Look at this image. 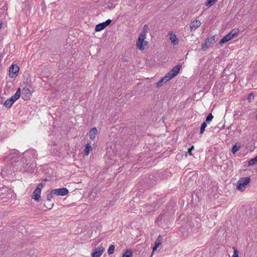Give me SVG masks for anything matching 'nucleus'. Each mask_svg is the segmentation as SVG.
Masks as SVG:
<instances>
[{"instance_id": "obj_10", "label": "nucleus", "mask_w": 257, "mask_h": 257, "mask_svg": "<svg viewBox=\"0 0 257 257\" xmlns=\"http://www.w3.org/2000/svg\"><path fill=\"white\" fill-rule=\"evenodd\" d=\"M53 193L57 196H64L69 193V190L66 188H62L52 190Z\"/></svg>"}, {"instance_id": "obj_27", "label": "nucleus", "mask_w": 257, "mask_h": 257, "mask_svg": "<svg viewBox=\"0 0 257 257\" xmlns=\"http://www.w3.org/2000/svg\"><path fill=\"white\" fill-rule=\"evenodd\" d=\"M217 0H207V2L205 4V6L207 7H210L217 1Z\"/></svg>"}, {"instance_id": "obj_2", "label": "nucleus", "mask_w": 257, "mask_h": 257, "mask_svg": "<svg viewBox=\"0 0 257 257\" xmlns=\"http://www.w3.org/2000/svg\"><path fill=\"white\" fill-rule=\"evenodd\" d=\"M149 28L147 25H145L143 27L142 31L139 35V38L137 41V48L140 50H144L145 47L148 44V42L145 41L146 39V34L148 32Z\"/></svg>"}, {"instance_id": "obj_22", "label": "nucleus", "mask_w": 257, "mask_h": 257, "mask_svg": "<svg viewBox=\"0 0 257 257\" xmlns=\"http://www.w3.org/2000/svg\"><path fill=\"white\" fill-rule=\"evenodd\" d=\"M206 41L209 43V44H214L215 42V36H212L211 37H208L205 39Z\"/></svg>"}, {"instance_id": "obj_8", "label": "nucleus", "mask_w": 257, "mask_h": 257, "mask_svg": "<svg viewBox=\"0 0 257 257\" xmlns=\"http://www.w3.org/2000/svg\"><path fill=\"white\" fill-rule=\"evenodd\" d=\"M19 68L17 65L12 64L9 68V76L11 78L16 77L19 72Z\"/></svg>"}, {"instance_id": "obj_23", "label": "nucleus", "mask_w": 257, "mask_h": 257, "mask_svg": "<svg viewBox=\"0 0 257 257\" xmlns=\"http://www.w3.org/2000/svg\"><path fill=\"white\" fill-rule=\"evenodd\" d=\"M133 253L130 249H127L122 254V257H132Z\"/></svg>"}, {"instance_id": "obj_36", "label": "nucleus", "mask_w": 257, "mask_h": 257, "mask_svg": "<svg viewBox=\"0 0 257 257\" xmlns=\"http://www.w3.org/2000/svg\"><path fill=\"white\" fill-rule=\"evenodd\" d=\"M44 187V184L43 183H40L36 188L39 189V190L41 192L42 189Z\"/></svg>"}, {"instance_id": "obj_32", "label": "nucleus", "mask_w": 257, "mask_h": 257, "mask_svg": "<svg viewBox=\"0 0 257 257\" xmlns=\"http://www.w3.org/2000/svg\"><path fill=\"white\" fill-rule=\"evenodd\" d=\"M162 240V237L161 235H159L155 241V244H156L157 245H159L161 243Z\"/></svg>"}, {"instance_id": "obj_12", "label": "nucleus", "mask_w": 257, "mask_h": 257, "mask_svg": "<svg viewBox=\"0 0 257 257\" xmlns=\"http://www.w3.org/2000/svg\"><path fill=\"white\" fill-rule=\"evenodd\" d=\"M104 250L102 246H99L95 248L94 251L91 253L92 257H100Z\"/></svg>"}, {"instance_id": "obj_39", "label": "nucleus", "mask_w": 257, "mask_h": 257, "mask_svg": "<svg viewBox=\"0 0 257 257\" xmlns=\"http://www.w3.org/2000/svg\"><path fill=\"white\" fill-rule=\"evenodd\" d=\"M255 117H256V119H257V114L256 115Z\"/></svg>"}, {"instance_id": "obj_13", "label": "nucleus", "mask_w": 257, "mask_h": 257, "mask_svg": "<svg viewBox=\"0 0 257 257\" xmlns=\"http://www.w3.org/2000/svg\"><path fill=\"white\" fill-rule=\"evenodd\" d=\"M41 192L39 189L36 188L32 193V198L37 202H39L41 199Z\"/></svg>"}, {"instance_id": "obj_31", "label": "nucleus", "mask_w": 257, "mask_h": 257, "mask_svg": "<svg viewBox=\"0 0 257 257\" xmlns=\"http://www.w3.org/2000/svg\"><path fill=\"white\" fill-rule=\"evenodd\" d=\"M254 94L253 92H251L250 93L248 96H247V100L249 102H250L252 101V100L254 99Z\"/></svg>"}, {"instance_id": "obj_19", "label": "nucleus", "mask_w": 257, "mask_h": 257, "mask_svg": "<svg viewBox=\"0 0 257 257\" xmlns=\"http://www.w3.org/2000/svg\"><path fill=\"white\" fill-rule=\"evenodd\" d=\"M92 150V148L89 144H87L85 146L84 153L85 155L87 156L89 155L90 152Z\"/></svg>"}, {"instance_id": "obj_21", "label": "nucleus", "mask_w": 257, "mask_h": 257, "mask_svg": "<svg viewBox=\"0 0 257 257\" xmlns=\"http://www.w3.org/2000/svg\"><path fill=\"white\" fill-rule=\"evenodd\" d=\"M14 103V101L12 99L9 98L5 101L4 105L8 108H10Z\"/></svg>"}, {"instance_id": "obj_14", "label": "nucleus", "mask_w": 257, "mask_h": 257, "mask_svg": "<svg viewBox=\"0 0 257 257\" xmlns=\"http://www.w3.org/2000/svg\"><path fill=\"white\" fill-rule=\"evenodd\" d=\"M201 25V22L198 20H195L192 22L190 24V29L191 31L195 30Z\"/></svg>"}, {"instance_id": "obj_20", "label": "nucleus", "mask_w": 257, "mask_h": 257, "mask_svg": "<svg viewBox=\"0 0 257 257\" xmlns=\"http://www.w3.org/2000/svg\"><path fill=\"white\" fill-rule=\"evenodd\" d=\"M240 144L238 143H236L233 146L231 150V152L233 154H234L238 151L240 148Z\"/></svg>"}, {"instance_id": "obj_26", "label": "nucleus", "mask_w": 257, "mask_h": 257, "mask_svg": "<svg viewBox=\"0 0 257 257\" xmlns=\"http://www.w3.org/2000/svg\"><path fill=\"white\" fill-rule=\"evenodd\" d=\"M210 46V45H208V42L205 40V42L202 44V50L204 51H206L208 48Z\"/></svg>"}, {"instance_id": "obj_9", "label": "nucleus", "mask_w": 257, "mask_h": 257, "mask_svg": "<svg viewBox=\"0 0 257 257\" xmlns=\"http://www.w3.org/2000/svg\"><path fill=\"white\" fill-rule=\"evenodd\" d=\"M111 22L112 21L111 20L108 19L103 23L97 24L95 28V31L99 32L104 29L105 28L111 23Z\"/></svg>"}, {"instance_id": "obj_28", "label": "nucleus", "mask_w": 257, "mask_h": 257, "mask_svg": "<svg viewBox=\"0 0 257 257\" xmlns=\"http://www.w3.org/2000/svg\"><path fill=\"white\" fill-rule=\"evenodd\" d=\"M54 194L53 193V191L52 190L50 193H48L47 195V201L50 202L51 201L52 198L53 197Z\"/></svg>"}, {"instance_id": "obj_3", "label": "nucleus", "mask_w": 257, "mask_h": 257, "mask_svg": "<svg viewBox=\"0 0 257 257\" xmlns=\"http://www.w3.org/2000/svg\"><path fill=\"white\" fill-rule=\"evenodd\" d=\"M250 182V179L249 177H245L240 178L237 183V189L241 191H244L246 186Z\"/></svg>"}, {"instance_id": "obj_15", "label": "nucleus", "mask_w": 257, "mask_h": 257, "mask_svg": "<svg viewBox=\"0 0 257 257\" xmlns=\"http://www.w3.org/2000/svg\"><path fill=\"white\" fill-rule=\"evenodd\" d=\"M169 76L166 74L165 76L162 77L157 83H156V87L157 88H159L161 87L163 85V83H166L167 82H168L169 80H170V79H169Z\"/></svg>"}, {"instance_id": "obj_24", "label": "nucleus", "mask_w": 257, "mask_h": 257, "mask_svg": "<svg viewBox=\"0 0 257 257\" xmlns=\"http://www.w3.org/2000/svg\"><path fill=\"white\" fill-rule=\"evenodd\" d=\"M257 163V156L255 157L254 158L250 159L248 162V166H252Z\"/></svg>"}, {"instance_id": "obj_25", "label": "nucleus", "mask_w": 257, "mask_h": 257, "mask_svg": "<svg viewBox=\"0 0 257 257\" xmlns=\"http://www.w3.org/2000/svg\"><path fill=\"white\" fill-rule=\"evenodd\" d=\"M207 126V122L204 121L200 127V134H203L205 131V128Z\"/></svg>"}, {"instance_id": "obj_16", "label": "nucleus", "mask_w": 257, "mask_h": 257, "mask_svg": "<svg viewBox=\"0 0 257 257\" xmlns=\"http://www.w3.org/2000/svg\"><path fill=\"white\" fill-rule=\"evenodd\" d=\"M20 95H21V89L20 88H19L16 92L13 95L11 96V98H10L11 99H12L14 102H15V101L16 100H17V99H18L20 97Z\"/></svg>"}, {"instance_id": "obj_11", "label": "nucleus", "mask_w": 257, "mask_h": 257, "mask_svg": "<svg viewBox=\"0 0 257 257\" xmlns=\"http://www.w3.org/2000/svg\"><path fill=\"white\" fill-rule=\"evenodd\" d=\"M22 98L24 100H27L30 99V96L31 95V92L30 90L26 87H24L23 89Z\"/></svg>"}, {"instance_id": "obj_6", "label": "nucleus", "mask_w": 257, "mask_h": 257, "mask_svg": "<svg viewBox=\"0 0 257 257\" xmlns=\"http://www.w3.org/2000/svg\"><path fill=\"white\" fill-rule=\"evenodd\" d=\"M181 67V65L180 64H178L174 67L169 72L167 73L166 75L169 76V79H171L176 76L179 74Z\"/></svg>"}, {"instance_id": "obj_1", "label": "nucleus", "mask_w": 257, "mask_h": 257, "mask_svg": "<svg viewBox=\"0 0 257 257\" xmlns=\"http://www.w3.org/2000/svg\"><path fill=\"white\" fill-rule=\"evenodd\" d=\"M18 153H11L5 159V162L7 163L4 167L2 171L8 174L17 171L21 169L24 164V160H20ZM21 160H22L21 159Z\"/></svg>"}, {"instance_id": "obj_38", "label": "nucleus", "mask_w": 257, "mask_h": 257, "mask_svg": "<svg viewBox=\"0 0 257 257\" xmlns=\"http://www.w3.org/2000/svg\"><path fill=\"white\" fill-rule=\"evenodd\" d=\"M18 152V151H16V153H17ZM14 153H16V152L15 151Z\"/></svg>"}, {"instance_id": "obj_33", "label": "nucleus", "mask_w": 257, "mask_h": 257, "mask_svg": "<svg viewBox=\"0 0 257 257\" xmlns=\"http://www.w3.org/2000/svg\"><path fill=\"white\" fill-rule=\"evenodd\" d=\"M48 202L45 201V204H44V206L48 209H51L52 208V207H53V205H54V203H47Z\"/></svg>"}, {"instance_id": "obj_29", "label": "nucleus", "mask_w": 257, "mask_h": 257, "mask_svg": "<svg viewBox=\"0 0 257 257\" xmlns=\"http://www.w3.org/2000/svg\"><path fill=\"white\" fill-rule=\"evenodd\" d=\"M213 118V116L211 113H209L206 117L205 122H209Z\"/></svg>"}, {"instance_id": "obj_4", "label": "nucleus", "mask_w": 257, "mask_h": 257, "mask_svg": "<svg viewBox=\"0 0 257 257\" xmlns=\"http://www.w3.org/2000/svg\"><path fill=\"white\" fill-rule=\"evenodd\" d=\"M199 219V218L196 217L195 222L191 221L188 224L187 227V231L188 233L199 231V228L201 226L200 223L197 221Z\"/></svg>"}, {"instance_id": "obj_35", "label": "nucleus", "mask_w": 257, "mask_h": 257, "mask_svg": "<svg viewBox=\"0 0 257 257\" xmlns=\"http://www.w3.org/2000/svg\"><path fill=\"white\" fill-rule=\"evenodd\" d=\"M194 149V146H192L190 148L188 149V152H187V153L186 154V156H187V154H188L189 155H192V150Z\"/></svg>"}, {"instance_id": "obj_7", "label": "nucleus", "mask_w": 257, "mask_h": 257, "mask_svg": "<svg viewBox=\"0 0 257 257\" xmlns=\"http://www.w3.org/2000/svg\"><path fill=\"white\" fill-rule=\"evenodd\" d=\"M11 195V191L6 187L3 186L0 188V199L10 198Z\"/></svg>"}, {"instance_id": "obj_17", "label": "nucleus", "mask_w": 257, "mask_h": 257, "mask_svg": "<svg viewBox=\"0 0 257 257\" xmlns=\"http://www.w3.org/2000/svg\"><path fill=\"white\" fill-rule=\"evenodd\" d=\"M169 35H170V40L171 42L174 44L176 45L178 43V40L175 34H173L172 32H170L169 33Z\"/></svg>"}, {"instance_id": "obj_34", "label": "nucleus", "mask_w": 257, "mask_h": 257, "mask_svg": "<svg viewBox=\"0 0 257 257\" xmlns=\"http://www.w3.org/2000/svg\"><path fill=\"white\" fill-rule=\"evenodd\" d=\"M233 254L232 256V257H238V251L237 250V249L235 247H233Z\"/></svg>"}, {"instance_id": "obj_37", "label": "nucleus", "mask_w": 257, "mask_h": 257, "mask_svg": "<svg viewBox=\"0 0 257 257\" xmlns=\"http://www.w3.org/2000/svg\"><path fill=\"white\" fill-rule=\"evenodd\" d=\"M159 245H157L156 244H155V246L153 247V251H155L156 249H157V247L159 246Z\"/></svg>"}, {"instance_id": "obj_18", "label": "nucleus", "mask_w": 257, "mask_h": 257, "mask_svg": "<svg viewBox=\"0 0 257 257\" xmlns=\"http://www.w3.org/2000/svg\"><path fill=\"white\" fill-rule=\"evenodd\" d=\"M97 131L95 127L92 128L89 131V138L91 140H93L97 134Z\"/></svg>"}, {"instance_id": "obj_5", "label": "nucleus", "mask_w": 257, "mask_h": 257, "mask_svg": "<svg viewBox=\"0 0 257 257\" xmlns=\"http://www.w3.org/2000/svg\"><path fill=\"white\" fill-rule=\"evenodd\" d=\"M238 32L237 29H232L229 33L226 35L220 40L219 44L222 45L229 41L231 38L236 36Z\"/></svg>"}, {"instance_id": "obj_30", "label": "nucleus", "mask_w": 257, "mask_h": 257, "mask_svg": "<svg viewBox=\"0 0 257 257\" xmlns=\"http://www.w3.org/2000/svg\"><path fill=\"white\" fill-rule=\"evenodd\" d=\"M114 245H110L108 248V249L107 250V252L109 254H112L114 251Z\"/></svg>"}]
</instances>
